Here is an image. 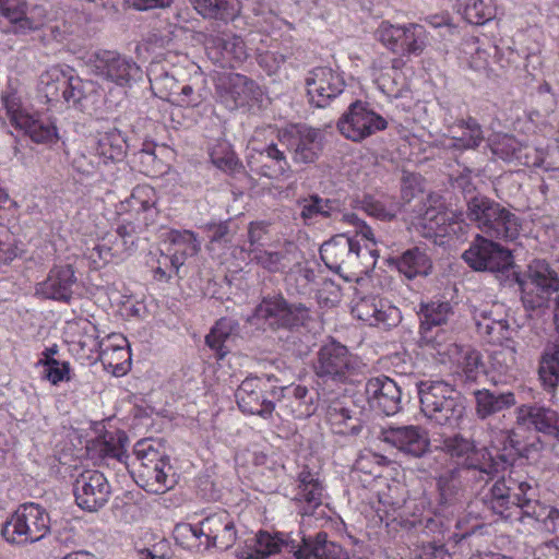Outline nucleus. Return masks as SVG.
I'll list each match as a JSON object with an SVG mask.
<instances>
[{"instance_id":"1","label":"nucleus","mask_w":559,"mask_h":559,"mask_svg":"<svg viewBox=\"0 0 559 559\" xmlns=\"http://www.w3.org/2000/svg\"><path fill=\"white\" fill-rule=\"evenodd\" d=\"M537 496L533 479L511 472L508 477L497 480L481 501L493 514L519 523L528 533L532 530L558 533L559 509L540 503Z\"/></svg>"},{"instance_id":"2","label":"nucleus","mask_w":559,"mask_h":559,"mask_svg":"<svg viewBox=\"0 0 559 559\" xmlns=\"http://www.w3.org/2000/svg\"><path fill=\"white\" fill-rule=\"evenodd\" d=\"M352 255L358 261L352 266L358 267L357 273L364 274L355 278L356 286L352 296V316L371 326L383 325L390 328L401 320L399 308L388 300L381 299L369 275L377 264V249L372 230L356 214L352 213Z\"/></svg>"},{"instance_id":"3","label":"nucleus","mask_w":559,"mask_h":559,"mask_svg":"<svg viewBox=\"0 0 559 559\" xmlns=\"http://www.w3.org/2000/svg\"><path fill=\"white\" fill-rule=\"evenodd\" d=\"M490 447L496 454L486 447L477 448L474 441L462 435H455L443 440L442 453L439 455L455 459L459 465L473 473L475 479L488 481L493 474L504 468L511 451L515 449V441L510 431L499 430L495 432Z\"/></svg>"},{"instance_id":"4","label":"nucleus","mask_w":559,"mask_h":559,"mask_svg":"<svg viewBox=\"0 0 559 559\" xmlns=\"http://www.w3.org/2000/svg\"><path fill=\"white\" fill-rule=\"evenodd\" d=\"M131 474L135 483L150 493H165L176 485L174 468L162 445L153 439H141L133 448Z\"/></svg>"},{"instance_id":"5","label":"nucleus","mask_w":559,"mask_h":559,"mask_svg":"<svg viewBox=\"0 0 559 559\" xmlns=\"http://www.w3.org/2000/svg\"><path fill=\"white\" fill-rule=\"evenodd\" d=\"M420 411L431 423L459 428L465 416L464 399L454 385L444 380H423L417 383Z\"/></svg>"},{"instance_id":"6","label":"nucleus","mask_w":559,"mask_h":559,"mask_svg":"<svg viewBox=\"0 0 559 559\" xmlns=\"http://www.w3.org/2000/svg\"><path fill=\"white\" fill-rule=\"evenodd\" d=\"M352 417L359 415V421H367L373 412L393 416L402 407L401 388L392 379L380 376L367 380H352Z\"/></svg>"},{"instance_id":"7","label":"nucleus","mask_w":559,"mask_h":559,"mask_svg":"<svg viewBox=\"0 0 559 559\" xmlns=\"http://www.w3.org/2000/svg\"><path fill=\"white\" fill-rule=\"evenodd\" d=\"M237 537L234 516L223 509L206 515L198 524L182 523L175 527L176 540L186 547L198 545L205 549L227 550Z\"/></svg>"},{"instance_id":"8","label":"nucleus","mask_w":559,"mask_h":559,"mask_svg":"<svg viewBox=\"0 0 559 559\" xmlns=\"http://www.w3.org/2000/svg\"><path fill=\"white\" fill-rule=\"evenodd\" d=\"M1 103L10 124L38 144H53L59 140L56 123L26 105L15 90L2 92Z\"/></svg>"},{"instance_id":"9","label":"nucleus","mask_w":559,"mask_h":559,"mask_svg":"<svg viewBox=\"0 0 559 559\" xmlns=\"http://www.w3.org/2000/svg\"><path fill=\"white\" fill-rule=\"evenodd\" d=\"M466 217L487 237L514 240L521 230V219L496 201L473 197L467 202Z\"/></svg>"},{"instance_id":"10","label":"nucleus","mask_w":559,"mask_h":559,"mask_svg":"<svg viewBox=\"0 0 559 559\" xmlns=\"http://www.w3.org/2000/svg\"><path fill=\"white\" fill-rule=\"evenodd\" d=\"M50 532V516L41 506L21 504L4 522L1 535L12 545H27L40 540Z\"/></svg>"},{"instance_id":"11","label":"nucleus","mask_w":559,"mask_h":559,"mask_svg":"<svg viewBox=\"0 0 559 559\" xmlns=\"http://www.w3.org/2000/svg\"><path fill=\"white\" fill-rule=\"evenodd\" d=\"M140 234L130 224L119 222L116 216V227L98 238L95 246L85 252L92 269L99 270L110 262L127 259L135 251Z\"/></svg>"},{"instance_id":"12","label":"nucleus","mask_w":559,"mask_h":559,"mask_svg":"<svg viewBox=\"0 0 559 559\" xmlns=\"http://www.w3.org/2000/svg\"><path fill=\"white\" fill-rule=\"evenodd\" d=\"M156 190L150 185L135 186L131 194L116 205V216L140 233L153 225L159 214Z\"/></svg>"},{"instance_id":"13","label":"nucleus","mask_w":559,"mask_h":559,"mask_svg":"<svg viewBox=\"0 0 559 559\" xmlns=\"http://www.w3.org/2000/svg\"><path fill=\"white\" fill-rule=\"evenodd\" d=\"M518 282L523 304L533 309L542 307L550 292L559 290V278L544 260H534Z\"/></svg>"},{"instance_id":"14","label":"nucleus","mask_w":559,"mask_h":559,"mask_svg":"<svg viewBox=\"0 0 559 559\" xmlns=\"http://www.w3.org/2000/svg\"><path fill=\"white\" fill-rule=\"evenodd\" d=\"M462 258L475 271L503 272L513 263L509 249L481 235L475 237Z\"/></svg>"},{"instance_id":"15","label":"nucleus","mask_w":559,"mask_h":559,"mask_svg":"<svg viewBox=\"0 0 559 559\" xmlns=\"http://www.w3.org/2000/svg\"><path fill=\"white\" fill-rule=\"evenodd\" d=\"M254 317L273 329L304 325L309 319V309L304 305H290L281 296H267L257 306Z\"/></svg>"},{"instance_id":"16","label":"nucleus","mask_w":559,"mask_h":559,"mask_svg":"<svg viewBox=\"0 0 559 559\" xmlns=\"http://www.w3.org/2000/svg\"><path fill=\"white\" fill-rule=\"evenodd\" d=\"M278 142L293 151L296 163L309 164L318 159L323 148V133L307 126H292L278 132Z\"/></svg>"},{"instance_id":"17","label":"nucleus","mask_w":559,"mask_h":559,"mask_svg":"<svg viewBox=\"0 0 559 559\" xmlns=\"http://www.w3.org/2000/svg\"><path fill=\"white\" fill-rule=\"evenodd\" d=\"M273 389L270 377H247L235 394L239 409L243 414L269 418L274 411V403L267 400V393Z\"/></svg>"},{"instance_id":"18","label":"nucleus","mask_w":559,"mask_h":559,"mask_svg":"<svg viewBox=\"0 0 559 559\" xmlns=\"http://www.w3.org/2000/svg\"><path fill=\"white\" fill-rule=\"evenodd\" d=\"M110 493L107 478L97 469H84L73 483L76 504L88 512L102 509L108 502Z\"/></svg>"},{"instance_id":"19","label":"nucleus","mask_w":559,"mask_h":559,"mask_svg":"<svg viewBox=\"0 0 559 559\" xmlns=\"http://www.w3.org/2000/svg\"><path fill=\"white\" fill-rule=\"evenodd\" d=\"M472 314L478 334L488 343L502 345L514 342L512 334L515 331L506 319L502 305L472 306Z\"/></svg>"},{"instance_id":"20","label":"nucleus","mask_w":559,"mask_h":559,"mask_svg":"<svg viewBox=\"0 0 559 559\" xmlns=\"http://www.w3.org/2000/svg\"><path fill=\"white\" fill-rule=\"evenodd\" d=\"M306 88L309 100L318 108H324L340 96L345 86L341 73L330 67H316L306 76Z\"/></svg>"},{"instance_id":"21","label":"nucleus","mask_w":559,"mask_h":559,"mask_svg":"<svg viewBox=\"0 0 559 559\" xmlns=\"http://www.w3.org/2000/svg\"><path fill=\"white\" fill-rule=\"evenodd\" d=\"M92 68L98 76L119 86H127L132 80L141 75V69L135 61L111 50L95 52L92 59Z\"/></svg>"},{"instance_id":"22","label":"nucleus","mask_w":559,"mask_h":559,"mask_svg":"<svg viewBox=\"0 0 559 559\" xmlns=\"http://www.w3.org/2000/svg\"><path fill=\"white\" fill-rule=\"evenodd\" d=\"M215 90L218 100L229 110L243 107L260 95L257 83L239 73L221 74Z\"/></svg>"},{"instance_id":"23","label":"nucleus","mask_w":559,"mask_h":559,"mask_svg":"<svg viewBox=\"0 0 559 559\" xmlns=\"http://www.w3.org/2000/svg\"><path fill=\"white\" fill-rule=\"evenodd\" d=\"M464 215L462 212H447L441 206L423 204L419 214L413 224L421 227L425 230L426 237L431 236H447L450 234L464 233L466 224L464 223Z\"/></svg>"},{"instance_id":"24","label":"nucleus","mask_w":559,"mask_h":559,"mask_svg":"<svg viewBox=\"0 0 559 559\" xmlns=\"http://www.w3.org/2000/svg\"><path fill=\"white\" fill-rule=\"evenodd\" d=\"M382 439L409 457H424L430 449L428 431L420 426L389 427L382 431Z\"/></svg>"},{"instance_id":"25","label":"nucleus","mask_w":559,"mask_h":559,"mask_svg":"<svg viewBox=\"0 0 559 559\" xmlns=\"http://www.w3.org/2000/svg\"><path fill=\"white\" fill-rule=\"evenodd\" d=\"M447 132L436 139L435 145L452 153L477 148L484 140L481 126L475 118L447 124Z\"/></svg>"},{"instance_id":"26","label":"nucleus","mask_w":559,"mask_h":559,"mask_svg":"<svg viewBox=\"0 0 559 559\" xmlns=\"http://www.w3.org/2000/svg\"><path fill=\"white\" fill-rule=\"evenodd\" d=\"M516 424L519 428L559 441V414L550 407L537 403L523 404L516 409Z\"/></svg>"},{"instance_id":"27","label":"nucleus","mask_w":559,"mask_h":559,"mask_svg":"<svg viewBox=\"0 0 559 559\" xmlns=\"http://www.w3.org/2000/svg\"><path fill=\"white\" fill-rule=\"evenodd\" d=\"M79 79L59 66H53L40 75V92L49 104L61 100L76 103L81 99L82 92L79 88Z\"/></svg>"},{"instance_id":"28","label":"nucleus","mask_w":559,"mask_h":559,"mask_svg":"<svg viewBox=\"0 0 559 559\" xmlns=\"http://www.w3.org/2000/svg\"><path fill=\"white\" fill-rule=\"evenodd\" d=\"M75 273L70 263L53 264L47 277L36 284L35 292L47 299L69 302L78 282Z\"/></svg>"},{"instance_id":"29","label":"nucleus","mask_w":559,"mask_h":559,"mask_svg":"<svg viewBox=\"0 0 559 559\" xmlns=\"http://www.w3.org/2000/svg\"><path fill=\"white\" fill-rule=\"evenodd\" d=\"M129 438L120 429L105 430L86 444V453L93 461L106 462L115 460L130 468L128 463L127 445Z\"/></svg>"},{"instance_id":"30","label":"nucleus","mask_w":559,"mask_h":559,"mask_svg":"<svg viewBox=\"0 0 559 559\" xmlns=\"http://www.w3.org/2000/svg\"><path fill=\"white\" fill-rule=\"evenodd\" d=\"M98 360L104 369L115 377H122L131 369L130 345L122 334L111 333L103 338Z\"/></svg>"},{"instance_id":"31","label":"nucleus","mask_w":559,"mask_h":559,"mask_svg":"<svg viewBox=\"0 0 559 559\" xmlns=\"http://www.w3.org/2000/svg\"><path fill=\"white\" fill-rule=\"evenodd\" d=\"M286 546L290 548L293 559H347L340 545L328 540L325 532H319L314 537L304 536L300 544L293 542Z\"/></svg>"},{"instance_id":"32","label":"nucleus","mask_w":559,"mask_h":559,"mask_svg":"<svg viewBox=\"0 0 559 559\" xmlns=\"http://www.w3.org/2000/svg\"><path fill=\"white\" fill-rule=\"evenodd\" d=\"M248 163L252 171L270 179L285 178L290 173V165L285 153L275 143L255 150Z\"/></svg>"},{"instance_id":"33","label":"nucleus","mask_w":559,"mask_h":559,"mask_svg":"<svg viewBox=\"0 0 559 559\" xmlns=\"http://www.w3.org/2000/svg\"><path fill=\"white\" fill-rule=\"evenodd\" d=\"M248 255L252 262L270 273H286L299 263L298 252L293 243L276 251L265 250L262 247L249 248Z\"/></svg>"},{"instance_id":"34","label":"nucleus","mask_w":559,"mask_h":559,"mask_svg":"<svg viewBox=\"0 0 559 559\" xmlns=\"http://www.w3.org/2000/svg\"><path fill=\"white\" fill-rule=\"evenodd\" d=\"M347 353V347L335 341L323 345L320 348L318 362L314 366L317 374L320 377L329 376L340 381L345 379L349 367Z\"/></svg>"},{"instance_id":"35","label":"nucleus","mask_w":559,"mask_h":559,"mask_svg":"<svg viewBox=\"0 0 559 559\" xmlns=\"http://www.w3.org/2000/svg\"><path fill=\"white\" fill-rule=\"evenodd\" d=\"M69 350L82 364H93L98 360L103 346L97 328L91 322L83 324L72 338L68 341Z\"/></svg>"},{"instance_id":"36","label":"nucleus","mask_w":559,"mask_h":559,"mask_svg":"<svg viewBox=\"0 0 559 559\" xmlns=\"http://www.w3.org/2000/svg\"><path fill=\"white\" fill-rule=\"evenodd\" d=\"M444 355L453 366V373L465 381H474L484 372L481 355L469 346L451 344L447 347Z\"/></svg>"},{"instance_id":"37","label":"nucleus","mask_w":559,"mask_h":559,"mask_svg":"<svg viewBox=\"0 0 559 559\" xmlns=\"http://www.w3.org/2000/svg\"><path fill=\"white\" fill-rule=\"evenodd\" d=\"M322 497L323 485L317 474L307 467L304 468L298 475L297 493L295 496L296 502L302 504V514H310L320 507Z\"/></svg>"},{"instance_id":"38","label":"nucleus","mask_w":559,"mask_h":559,"mask_svg":"<svg viewBox=\"0 0 559 559\" xmlns=\"http://www.w3.org/2000/svg\"><path fill=\"white\" fill-rule=\"evenodd\" d=\"M94 156L103 164L116 163L123 159L127 152V143L117 128L98 132Z\"/></svg>"},{"instance_id":"39","label":"nucleus","mask_w":559,"mask_h":559,"mask_svg":"<svg viewBox=\"0 0 559 559\" xmlns=\"http://www.w3.org/2000/svg\"><path fill=\"white\" fill-rule=\"evenodd\" d=\"M397 271L407 280L425 277L431 273L432 261L426 250L414 247L395 259Z\"/></svg>"},{"instance_id":"40","label":"nucleus","mask_w":559,"mask_h":559,"mask_svg":"<svg viewBox=\"0 0 559 559\" xmlns=\"http://www.w3.org/2000/svg\"><path fill=\"white\" fill-rule=\"evenodd\" d=\"M388 122L380 115L362 108L360 104H352V141H360L384 130Z\"/></svg>"},{"instance_id":"41","label":"nucleus","mask_w":559,"mask_h":559,"mask_svg":"<svg viewBox=\"0 0 559 559\" xmlns=\"http://www.w3.org/2000/svg\"><path fill=\"white\" fill-rule=\"evenodd\" d=\"M476 414L485 419L493 414L503 412L515 404L512 392L495 393L487 389L475 392Z\"/></svg>"},{"instance_id":"42","label":"nucleus","mask_w":559,"mask_h":559,"mask_svg":"<svg viewBox=\"0 0 559 559\" xmlns=\"http://www.w3.org/2000/svg\"><path fill=\"white\" fill-rule=\"evenodd\" d=\"M194 9L204 17L225 23L234 21L241 12L239 0H191Z\"/></svg>"},{"instance_id":"43","label":"nucleus","mask_w":559,"mask_h":559,"mask_svg":"<svg viewBox=\"0 0 559 559\" xmlns=\"http://www.w3.org/2000/svg\"><path fill=\"white\" fill-rule=\"evenodd\" d=\"M285 390L286 393L283 395L285 407L294 418L304 419L314 413L316 407L306 386L298 384Z\"/></svg>"},{"instance_id":"44","label":"nucleus","mask_w":559,"mask_h":559,"mask_svg":"<svg viewBox=\"0 0 559 559\" xmlns=\"http://www.w3.org/2000/svg\"><path fill=\"white\" fill-rule=\"evenodd\" d=\"M284 544V539L278 534L272 535L266 531H259L255 535L253 547L248 551L240 552L238 558L267 559L272 555L278 554Z\"/></svg>"},{"instance_id":"45","label":"nucleus","mask_w":559,"mask_h":559,"mask_svg":"<svg viewBox=\"0 0 559 559\" xmlns=\"http://www.w3.org/2000/svg\"><path fill=\"white\" fill-rule=\"evenodd\" d=\"M147 264L152 270L153 278L157 282H167L183 264L182 255L178 253L166 254L158 250L150 253Z\"/></svg>"},{"instance_id":"46","label":"nucleus","mask_w":559,"mask_h":559,"mask_svg":"<svg viewBox=\"0 0 559 559\" xmlns=\"http://www.w3.org/2000/svg\"><path fill=\"white\" fill-rule=\"evenodd\" d=\"M457 11L474 25H483L496 14L492 0H457Z\"/></svg>"},{"instance_id":"47","label":"nucleus","mask_w":559,"mask_h":559,"mask_svg":"<svg viewBox=\"0 0 559 559\" xmlns=\"http://www.w3.org/2000/svg\"><path fill=\"white\" fill-rule=\"evenodd\" d=\"M234 322L230 319L222 318L211 329L205 336V344L214 352L217 360L224 359L229 353L226 343L229 341L234 331Z\"/></svg>"},{"instance_id":"48","label":"nucleus","mask_w":559,"mask_h":559,"mask_svg":"<svg viewBox=\"0 0 559 559\" xmlns=\"http://www.w3.org/2000/svg\"><path fill=\"white\" fill-rule=\"evenodd\" d=\"M419 314L421 329L429 330L445 324L453 316V307L449 301L433 300L420 304Z\"/></svg>"},{"instance_id":"49","label":"nucleus","mask_w":559,"mask_h":559,"mask_svg":"<svg viewBox=\"0 0 559 559\" xmlns=\"http://www.w3.org/2000/svg\"><path fill=\"white\" fill-rule=\"evenodd\" d=\"M397 487H389L386 492L379 493L378 502L373 507L381 522H394L402 516L401 510L405 503L404 497H397Z\"/></svg>"},{"instance_id":"50","label":"nucleus","mask_w":559,"mask_h":559,"mask_svg":"<svg viewBox=\"0 0 559 559\" xmlns=\"http://www.w3.org/2000/svg\"><path fill=\"white\" fill-rule=\"evenodd\" d=\"M404 35H401V50L403 56H419L428 44V33L426 28L417 23L403 25Z\"/></svg>"},{"instance_id":"51","label":"nucleus","mask_w":559,"mask_h":559,"mask_svg":"<svg viewBox=\"0 0 559 559\" xmlns=\"http://www.w3.org/2000/svg\"><path fill=\"white\" fill-rule=\"evenodd\" d=\"M491 153L506 160L512 162L521 158L522 144L510 134H495L489 139Z\"/></svg>"},{"instance_id":"52","label":"nucleus","mask_w":559,"mask_h":559,"mask_svg":"<svg viewBox=\"0 0 559 559\" xmlns=\"http://www.w3.org/2000/svg\"><path fill=\"white\" fill-rule=\"evenodd\" d=\"M169 237L173 245L171 252L182 255L183 263L188 257L195 255L200 250V243L191 230H171Z\"/></svg>"},{"instance_id":"53","label":"nucleus","mask_w":559,"mask_h":559,"mask_svg":"<svg viewBox=\"0 0 559 559\" xmlns=\"http://www.w3.org/2000/svg\"><path fill=\"white\" fill-rule=\"evenodd\" d=\"M217 44L221 47V55L231 67L233 62H241L247 58V48L243 39L237 35H230L217 38Z\"/></svg>"},{"instance_id":"54","label":"nucleus","mask_w":559,"mask_h":559,"mask_svg":"<svg viewBox=\"0 0 559 559\" xmlns=\"http://www.w3.org/2000/svg\"><path fill=\"white\" fill-rule=\"evenodd\" d=\"M153 93L160 99L173 105L176 104V94H179L181 83L173 75L165 73L155 79H150Z\"/></svg>"},{"instance_id":"55","label":"nucleus","mask_w":559,"mask_h":559,"mask_svg":"<svg viewBox=\"0 0 559 559\" xmlns=\"http://www.w3.org/2000/svg\"><path fill=\"white\" fill-rule=\"evenodd\" d=\"M516 362V349L514 342L504 343L490 354V366L497 372L508 373Z\"/></svg>"},{"instance_id":"56","label":"nucleus","mask_w":559,"mask_h":559,"mask_svg":"<svg viewBox=\"0 0 559 559\" xmlns=\"http://www.w3.org/2000/svg\"><path fill=\"white\" fill-rule=\"evenodd\" d=\"M22 253L14 234L0 223V266L12 263Z\"/></svg>"},{"instance_id":"57","label":"nucleus","mask_w":559,"mask_h":559,"mask_svg":"<svg viewBox=\"0 0 559 559\" xmlns=\"http://www.w3.org/2000/svg\"><path fill=\"white\" fill-rule=\"evenodd\" d=\"M539 374L551 386L559 383V345L547 349L540 362Z\"/></svg>"},{"instance_id":"58","label":"nucleus","mask_w":559,"mask_h":559,"mask_svg":"<svg viewBox=\"0 0 559 559\" xmlns=\"http://www.w3.org/2000/svg\"><path fill=\"white\" fill-rule=\"evenodd\" d=\"M44 368V378L52 385H58L61 382H70L72 380V368L69 361L48 359L45 361Z\"/></svg>"},{"instance_id":"59","label":"nucleus","mask_w":559,"mask_h":559,"mask_svg":"<svg viewBox=\"0 0 559 559\" xmlns=\"http://www.w3.org/2000/svg\"><path fill=\"white\" fill-rule=\"evenodd\" d=\"M401 35H404L403 25H393L388 21L381 22L377 29L379 40L393 52L401 50Z\"/></svg>"},{"instance_id":"60","label":"nucleus","mask_w":559,"mask_h":559,"mask_svg":"<svg viewBox=\"0 0 559 559\" xmlns=\"http://www.w3.org/2000/svg\"><path fill=\"white\" fill-rule=\"evenodd\" d=\"M464 60L474 70L485 69L488 64L489 53L480 49L476 38L467 39L463 45Z\"/></svg>"},{"instance_id":"61","label":"nucleus","mask_w":559,"mask_h":559,"mask_svg":"<svg viewBox=\"0 0 559 559\" xmlns=\"http://www.w3.org/2000/svg\"><path fill=\"white\" fill-rule=\"evenodd\" d=\"M326 419L334 433L345 435L348 427L349 409L337 402H333L328 408Z\"/></svg>"},{"instance_id":"62","label":"nucleus","mask_w":559,"mask_h":559,"mask_svg":"<svg viewBox=\"0 0 559 559\" xmlns=\"http://www.w3.org/2000/svg\"><path fill=\"white\" fill-rule=\"evenodd\" d=\"M288 58L289 56L282 51L265 50L258 53L257 60L259 66L264 69L269 75H272L278 72Z\"/></svg>"},{"instance_id":"63","label":"nucleus","mask_w":559,"mask_h":559,"mask_svg":"<svg viewBox=\"0 0 559 559\" xmlns=\"http://www.w3.org/2000/svg\"><path fill=\"white\" fill-rule=\"evenodd\" d=\"M136 155L143 165L141 173L151 177L157 176V174L160 171L162 162L157 159L154 148L147 145L143 147Z\"/></svg>"},{"instance_id":"64","label":"nucleus","mask_w":559,"mask_h":559,"mask_svg":"<svg viewBox=\"0 0 559 559\" xmlns=\"http://www.w3.org/2000/svg\"><path fill=\"white\" fill-rule=\"evenodd\" d=\"M382 459V456L369 450H365L357 456L353 468L366 474L373 475L378 469Z\"/></svg>"}]
</instances>
